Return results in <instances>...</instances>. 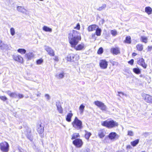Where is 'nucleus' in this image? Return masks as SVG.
<instances>
[{
    "label": "nucleus",
    "instance_id": "b1692460",
    "mask_svg": "<svg viewBox=\"0 0 152 152\" xmlns=\"http://www.w3.org/2000/svg\"><path fill=\"white\" fill-rule=\"evenodd\" d=\"M65 74L64 72L58 73L55 75V77L58 79H62L64 77Z\"/></svg>",
    "mask_w": 152,
    "mask_h": 152
},
{
    "label": "nucleus",
    "instance_id": "aec40b11",
    "mask_svg": "<svg viewBox=\"0 0 152 152\" xmlns=\"http://www.w3.org/2000/svg\"><path fill=\"white\" fill-rule=\"evenodd\" d=\"M111 52L114 54L117 55L120 53V49L118 48H113L111 49Z\"/></svg>",
    "mask_w": 152,
    "mask_h": 152
},
{
    "label": "nucleus",
    "instance_id": "9d476101",
    "mask_svg": "<svg viewBox=\"0 0 152 152\" xmlns=\"http://www.w3.org/2000/svg\"><path fill=\"white\" fill-rule=\"evenodd\" d=\"M99 65L102 69H105L108 66L107 62L105 60H101L99 62Z\"/></svg>",
    "mask_w": 152,
    "mask_h": 152
},
{
    "label": "nucleus",
    "instance_id": "13d9d810",
    "mask_svg": "<svg viewBox=\"0 0 152 152\" xmlns=\"http://www.w3.org/2000/svg\"><path fill=\"white\" fill-rule=\"evenodd\" d=\"M136 54L135 53H133L132 54V55L134 56H135L136 55Z\"/></svg>",
    "mask_w": 152,
    "mask_h": 152
},
{
    "label": "nucleus",
    "instance_id": "c756f323",
    "mask_svg": "<svg viewBox=\"0 0 152 152\" xmlns=\"http://www.w3.org/2000/svg\"><path fill=\"white\" fill-rule=\"evenodd\" d=\"M125 42L126 43L128 44H130L131 43V37L130 36H129L126 37V39L125 40Z\"/></svg>",
    "mask_w": 152,
    "mask_h": 152
},
{
    "label": "nucleus",
    "instance_id": "37998d69",
    "mask_svg": "<svg viewBox=\"0 0 152 152\" xmlns=\"http://www.w3.org/2000/svg\"><path fill=\"white\" fill-rule=\"evenodd\" d=\"M103 52V49L102 48H100L99 49L97 53L99 54H101Z\"/></svg>",
    "mask_w": 152,
    "mask_h": 152
},
{
    "label": "nucleus",
    "instance_id": "09e8293b",
    "mask_svg": "<svg viewBox=\"0 0 152 152\" xmlns=\"http://www.w3.org/2000/svg\"><path fill=\"white\" fill-rule=\"evenodd\" d=\"M43 60L42 59H39L37 61V64H40L43 62Z\"/></svg>",
    "mask_w": 152,
    "mask_h": 152
},
{
    "label": "nucleus",
    "instance_id": "864d4df0",
    "mask_svg": "<svg viewBox=\"0 0 152 152\" xmlns=\"http://www.w3.org/2000/svg\"><path fill=\"white\" fill-rule=\"evenodd\" d=\"M148 50L150 51L152 49V45L151 46H148Z\"/></svg>",
    "mask_w": 152,
    "mask_h": 152
},
{
    "label": "nucleus",
    "instance_id": "4c0bfd02",
    "mask_svg": "<svg viewBox=\"0 0 152 152\" xmlns=\"http://www.w3.org/2000/svg\"><path fill=\"white\" fill-rule=\"evenodd\" d=\"M133 72L137 74H139L140 73V71L138 68H135L133 69Z\"/></svg>",
    "mask_w": 152,
    "mask_h": 152
},
{
    "label": "nucleus",
    "instance_id": "1a4fd4ad",
    "mask_svg": "<svg viewBox=\"0 0 152 152\" xmlns=\"http://www.w3.org/2000/svg\"><path fill=\"white\" fill-rule=\"evenodd\" d=\"M142 97L146 102L152 103V96L145 94L143 95Z\"/></svg>",
    "mask_w": 152,
    "mask_h": 152
},
{
    "label": "nucleus",
    "instance_id": "5701e85b",
    "mask_svg": "<svg viewBox=\"0 0 152 152\" xmlns=\"http://www.w3.org/2000/svg\"><path fill=\"white\" fill-rule=\"evenodd\" d=\"M98 134L99 136L101 138L104 137L105 135V132L103 130H99Z\"/></svg>",
    "mask_w": 152,
    "mask_h": 152
},
{
    "label": "nucleus",
    "instance_id": "f257e3e1",
    "mask_svg": "<svg viewBox=\"0 0 152 152\" xmlns=\"http://www.w3.org/2000/svg\"><path fill=\"white\" fill-rule=\"evenodd\" d=\"M69 41L71 46L73 48L77 45L81 40L80 33L78 31L73 30L69 34Z\"/></svg>",
    "mask_w": 152,
    "mask_h": 152
},
{
    "label": "nucleus",
    "instance_id": "603ef678",
    "mask_svg": "<svg viewBox=\"0 0 152 152\" xmlns=\"http://www.w3.org/2000/svg\"><path fill=\"white\" fill-rule=\"evenodd\" d=\"M54 60L56 61H58V57L55 56L54 57V58H53Z\"/></svg>",
    "mask_w": 152,
    "mask_h": 152
},
{
    "label": "nucleus",
    "instance_id": "f3484780",
    "mask_svg": "<svg viewBox=\"0 0 152 152\" xmlns=\"http://www.w3.org/2000/svg\"><path fill=\"white\" fill-rule=\"evenodd\" d=\"M34 55L31 52H29L25 54V57L28 60H30L34 57Z\"/></svg>",
    "mask_w": 152,
    "mask_h": 152
},
{
    "label": "nucleus",
    "instance_id": "39448f33",
    "mask_svg": "<svg viewBox=\"0 0 152 152\" xmlns=\"http://www.w3.org/2000/svg\"><path fill=\"white\" fill-rule=\"evenodd\" d=\"M11 48L10 45L5 44L2 41L0 40V49L1 50H10Z\"/></svg>",
    "mask_w": 152,
    "mask_h": 152
},
{
    "label": "nucleus",
    "instance_id": "0eeeda50",
    "mask_svg": "<svg viewBox=\"0 0 152 152\" xmlns=\"http://www.w3.org/2000/svg\"><path fill=\"white\" fill-rule=\"evenodd\" d=\"M73 143L76 147L80 148L82 146L83 142L81 139H77L73 141Z\"/></svg>",
    "mask_w": 152,
    "mask_h": 152
},
{
    "label": "nucleus",
    "instance_id": "a211bd4d",
    "mask_svg": "<svg viewBox=\"0 0 152 152\" xmlns=\"http://www.w3.org/2000/svg\"><path fill=\"white\" fill-rule=\"evenodd\" d=\"M17 10L23 13L26 14L27 10L24 9L23 7L20 6H18L17 8Z\"/></svg>",
    "mask_w": 152,
    "mask_h": 152
},
{
    "label": "nucleus",
    "instance_id": "cd10ccee",
    "mask_svg": "<svg viewBox=\"0 0 152 152\" xmlns=\"http://www.w3.org/2000/svg\"><path fill=\"white\" fill-rule=\"evenodd\" d=\"M139 140L137 139L131 142V145L133 146H136L139 143Z\"/></svg>",
    "mask_w": 152,
    "mask_h": 152
},
{
    "label": "nucleus",
    "instance_id": "de8ad7c7",
    "mask_svg": "<svg viewBox=\"0 0 152 152\" xmlns=\"http://www.w3.org/2000/svg\"><path fill=\"white\" fill-rule=\"evenodd\" d=\"M45 96L46 99L48 100H49L50 99V95L48 94H45Z\"/></svg>",
    "mask_w": 152,
    "mask_h": 152
},
{
    "label": "nucleus",
    "instance_id": "680f3d73",
    "mask_svg": "<svg viewBox=\"0 0 152 152\" xmlns=\"http://www.w3.org/2000/svg\"><path fill=\"white\" fill-rule=\"evenodd\" d=\"M28 96H27L26 97V98H28Z\"/></svg>",
    "mask_w": 152,
    "mask_h": 152
},
{
    "label": "nucleus",
    "instance_id": "4d7b16f0",
    "mask_svg": "<svg viewBox=\"0 0 152 152\" xmlns=\"http://www.w3.org/2000/svg\"><path fill=\"white\" fill-rule=\"evenodd\" d=\"M30 98L32 99H33L34 98L33 97V96L32 95H31L30 96Z\"/></svg>",
    "mask_w": 152,
    "mask_h": 152
},
{
    "label": "nucleus",
    "instance_id": "bb28decb",
    "mask_svg": "<svg viewBox=\"0 0 152 152\" xmlns=\"http://www.w3.org/2000/svg\"><path fill=\"white\" fill-rule=\"evenodd\" d=\"M43 30L45 31L51 32L52 31V29L51 28L46 26H44L43 28Z\"/></svg>",
    "mask_w": 152,
    "mask_h": 152
},
{
    "label": "nucleus",
    "instance_id": "473e14b6",
    "mask_svg": "<svg viewBox=\"0 0 152 152\" xmlns=\"http://www.w3.org/2000/svg\"><path fill=\"white\" fill-rule=\"evenodd\" d=\"M18 52L22 54H24L26 52V50L24 49H19L17 50Z\"/></svg>",
    "mask_w": 152,
    "mask_h": 152
},
{
    "label": "nucleus",
    "instance_id": "c85d7f7f",
    "mask_svg": "<svg viewBox=\"0 0 152 152\" xmlns=\"http://www.w3.org/2000/svg\"><path fill=\"white\" fill-rule=\"evenodd\" d=\"M85 106L83 105V104H81L79 110L80 113L81 114H82L83 112Z\"/></svg>",
    "mask_w": 152,
    "mask_h": 152
},
{
    "label": "nucleus",
    "instance_id": "6e6d98bb",
    "mask_svg": "<svg viewBox=\"0 0 152 152\" xmlns=\"http://www.w3.org/2000/svg\"><path fill=\"white\" fill-rule=\"evenodd\" d=\"M131 148V146L130 145H128L127 146V148L130 149V148Z\"/></svg>",
    "mask_w": 152,
    "mask_h": 152
},
{
    "label": "nucleus",
    "instance_id": "58836bf2",
    "mask_svg": "<svg viewBox=\"0 0 152 152\" xmlns=\"http://www.w3.org/2000/svg\"><path fill=\"white\" fill-rule=\"evenodd\" d=\"M110 33L113 36H115L117 34V31L115 30H111L110 31Z\"/></svg>",
    "mask_w": 152,
    "mask_h": 152
},
{
    "label": "nucleus",
    "instance_id": "6e6552de",
    "mask_svg": "<svg viewBox=\"0 0 152 152\" xmlns=\"http://www.w3.org/2000/svg\"><path fill=\"white\" fill-rule=\"evenodd\" d=\"M12 58L15 61H17L20 63H22L23 62V58L22 57L19 55H13Z\"/></svg>",
    "mask_w": 152,
    "mask_h": 152
},
{
    "label": "nucleus",
    "instance_id": "bf43d9fd",
    "mask_svg": "<svg viewBox=\"0 0 152 152\" xmlns=\"http://www.w3.org/2000/svg\"><path fill=\"white\" fill-rule=\"evenodd\" d=\"M1 62H0V66H1Z\"/></svg>",
    "mask_w": 152,
    "mask_h": 152
},
{
    "label": "nucleus",
    "instance_id": "dca6fc26",
    "mask_svg": "<svg viewBox=\"0 0 152 152\" xmlns=\"http://www.w3.org/2000/svg\"><path fill=\"white\" fill-rule=\"evenodd\" d=\"M6 93L10 97L15 98L18 97V94L15 92H11L10 91H8Z\"/></svg>",
    "mask_w": 152,
    "mask_h": 152
},
{
    "label": "nucleus",
    "instance_id": "72a5a7b5",
    "mask_svg": "<svg viewBox=\"0 0 152 152\" xmlns=\"http://www.w3.org/2000/svg\"><path fill=\"white\" fill-rule=\"evenodd\" d=\"M96 34L97 36H99L101 35V29L100 28H99L98 27V28H96Z\"/></svg>",
    "mask_w": 152,
    "mask_h": 152
},
{
    "label": "nucleus",
    "instance_id": "c9c22d12",
    "mask_svg": "<svg viewBox=\"0 0 152 152\" xmlns=\"http://www.w3.org/2000/svg\"><path fill=\"white\" fill-rule=\"evenodd\" d=\"M136 47L137 50L140 51H142L143 49V45L141 44L137 45Z\"/></svg>",
    "mask_w": 152,
    "mask_h": 152
},
{
    "label": "nucleus",
    "instance_id": "f704fd0d",
    "mask_svg": "<svg viewBox=\"0 0 152 152\" xmlns=\"http://www.w3.org/2000/svg\"><path fill=\"white\" fill-rule=\"evenodd\" d=\"M106 7V5L105 4H104L102 5V6L99 7L97 9V10L101 11L105 9Z\"/></svg>",
    "mask_w": 152,
    "mask_h": 152
},
{
    "label": "nucleus",
    "instance_id": "3c124183",
    "mask_svg": "<svg viewBox=\"0 0 152 152\" xmlns=\"http://www.w3.org/2000/svg\"><path fill=\"white\" fill-rule=\"evenodd\" d=\"M134 63V60L133 59H131L130 61L128 62V63L131 65H132Z\"/></svg>",
    "mask_w": 152,
    "mask_h": 152
},
{
    "label": "nucleus",
    "instance_id": "49530a36",
    "mask_svg": "<svg viewBox=\"0 0 152 152\" xmlns=\"http://www.w3.org/2000/svg\"><path fill=\"white\" fill-rule=\"evenodd\" d=\"M80 24L79 23H78L77 24L76 26L74 28V29H77L78 30H80Z\"/></svg>",
    "mask_w": 152,
    "mask_h": 152
},
{
    "label": "nucleus",
    "instance_id": "ea45409f",
    "mask_svg": "<svg viewBox=\"0 0 152 152\" xmlns=\"http://www.w3.org/2000/svg\"><path fill=\"white\" fill-rule=\"evenodd\" d=\"M10 32L12 36L14 35L15 34V30L13 28H11L10 29Z\"/></svg>",
    "mask_w": 152,
    "mask_h": 152
},
{
    "label": "nucleus",
    "instance_id": "4468645a",
    "mask_svg": "<svg viewBox=\"0 0 152 152\" xmlns=\"http://www.w3.org/2000/svg\"><path fill=\"white\" fill-rule=\"evenodd\" d=\"M73 48L76 50H80L84 49L85 48V46L83 43H81L80 44L78 45L77 46H75Z\"/></svg>",
    "mask_w": 152,
    "mask_h": 152
},
{
    "label": "nucleus",
    "instance_id": "9b49d317",
    "mask_svg": "<svg viewBox=\"0 0 152 152\" xmlns=\"http://www.w3.org/2000/svg\"><path fill=\"white\" fill-rule=\"evenodd\" d=\"M119 137V136L115 132H112L108 135L109 138L111 140L118 139Z\"/></svg>",
    "mask_w": 152,
    "mask_h": 152
},
{
    "label": "nucleus",
    "instance_id": "a878e982",
    "mask_svg": "<svg viewBox=\"0 0 152 152\" xmlns=\"http://www.w3.org/2000/svg\"><path fill=\"white\" fill-rule=\"evenodd\" d=\"M145 11L148 15L151 14L152 12V9L149 7H146L145 9Z\"/></svg>",
    "mask_w": 152,
    "mask_h": 152
},
{
    "label": "nucleus",
    "instance_id": "6ab92c4d",
    "mask_svg": "<svg viewBox=\"0 0 152 152\" xmlns=\"http://www.w3.org/2000/svg\"><path fill=\"white\" fill-rule=\"evenodd\" d=\"M96 28H98V26L95 25H92L88 26V30L89 31H92L96 30Z\"/></svg>",
    "mask_w": 152,
    "mask_h": 152
},
{
    "label": "nucleus",
    "instance_id": "f03ea898",
    "mask_svg": "<svg viewBox=\"0 0 152 152\" xmlns=\"http://www.w3.org/2000/svg\"><path fill=\"white\" fill-rule=\"evenodd\" d=\"M102 125L103 126L106 127L108 128H112L117 126L118 125V124L113 120H106L102 122Z\"/></svg>",
    "mask_w": 152,
    "mask_h": 152
},
{
    "label": "nucleus",
    "instance_id": "ddd939ff",
    "mask_svg": "<svg viewBox=\"0 0 152 152\" xmlns=\"http://www.w3.org/2000/svg\"><path fill=\"white\" fill-rule=\"evenodd\" d=\"M77 56V55H75L72 54H71L68 55L67 57V60L68 61H74L76 59V58Z\"/></svg>",
    "mask_w": 152,
    "mask_h": 152
},
{
    "label": "nucleus",
    "instance_id": "4be33fe9",
    "mask_svg": "<svg viewBox=\"0 0 152 152\" xmlns=\"http://www.w3.org/2000/svg\"><path fill=\"white\" fill-rule=\"evenodd\" d=\"M38 132L40 134H42L44 132V127L42 126L41 124H39L38 126V128L37 129Z\"/></svg>",
    "mask_w": 152,
    "mask_h": 152
},
{
    "label": "nucleus",
    "instance_id": "20e7f679",
    "mask_svg": "<svg viewBox=\"0 0 152 152\" xmlns=\"http://www.w3.org/2000/svg\"><path fill=\"white\" fill-rule=\"evenodd\" d=\"M0 148L3 152H8L9 151V145L6 142H4L0 144Z\"/></svg>",
    "mask_w": 152,
    "mask_h": 152
},
{
    "label": "nucleus",
    "instance_id": "2eb2a0df",
    "mask_svg": "<svg viewBox=\"0 0 152 152\" xmlns=\"http://www.w3.org/2000/svg\"><path fill=\"white\" fill-rule=\"evenodd\" d=\"M138 64L142 66L144 68H146L147 65L144 62V60L143 58H140L138 61Z\"/></svg>",
    "mask_w": 152,
    "mask_h": 152
},
{
    "label": "nucleus",
    "instance_id": "052dcab7",
    "mask_svg": "<svg viewBox=\"0 0 152 152\" xmlns=\"http://www.w3.org/2000/svg\"><path fill=\"white\" fill-rule=\"evenodd\" d=\"M117 95L120 96V97H121V96L120 95Z\"/></svg>",
    "mask_w": 152,
    "mask_h": 152
},
{
    "label": "nucleus",
    "instance_id": "c03bdc74",
    "mask_svg": "<svg viewBox=\"0 0 152 152\" xmlns=\"http://www.w3.org/2000/svg\"><path fill=\"white\" fill-rule=\"evenodd\" d=\"M81 152H90L89 149L88 148L83 149L81 151Z\"/></svg>",
    "mask_w": 152,
    "mask_h": 152
},
{
    "label": "nucleus",
    "instance_id": "423d86ee",
    "mask_svg": "<svg viewBox=\"0 0 152 152\" xmlns=\"http://www.w3.org/2000/svg\"><path fill=\"white\" fill-rule=\"evenodd\" d=\"M95 104L99 107L102 111H106L107 109L106 106L101 102L96 101L94 102Z\"/></svg>",
    "mask_w": 152,
    "mask_h": 152
},
{
    "label": "nucleus",
    "instance_id": "79ce46f5",
    "mask_svg": "<svg viewBox=\"0 0 152 152\" xmlns=\"http://www.w3.org/2000/svg\"><path fill=\"white\" fill-rule=\"evenodd\" d=\"M127 135L129 136H132L134 135V133L132 131H128Z\"/></svg>",
    "mask_w": 152,
    "mask_h": 152
},
{
    "label": "nucleus",
    "instance_id": "7ed1b4c3",
    "mask_svg": "<svg viewBox=\"0 0 152 152\" xmlns=\"http://www.w3.org/2000/svg\"><path fill=\"white\" fill-rule=\"evenodd\" d=\"M73 127L77 129H80L83 128L82 121L78 119L77 117H75L74 121L72 123Z\"/></svg>",
    "mask_w": 152,
    "mask_h": 152
},
{
    "label": "nucleus",
    "instance_id": "e433bc0d",
    "mask_svg": "<svg viewBox=\"0 0 152 152\" xmlns=\"http://www.w3.org/2000/svg\"><path fill=\"white\" fill-rule=\"evenodd\" d=\"M142 41V42L146 43L147 42L148 38L146 37L142 36L141 37Z\"/></svg>",
    "mask_w": 152,
    "mask_h": 152
},
{
    "label": "nucleus",
    "instance_id": "393cba45",
    "mask_svg": "<svg viewBox=\"0 0 152 152\" xmlns=\"http://www.w3.org/2000/svg\"><path fill=\"white\" fill-rule=\"evenodd\" d=\"M70 112H71V111H70ZM73 115V114L71 113H69L67 115L66 118V121L69 122H71V118Z\"/></svg>",
    "mask_w": 152,
    "mask_h": 152
},
{
    "label": "nucleus",
    "instance_id": "f8f14e48",
    "mask_svg": "<svg viewBox=\"0 0 152 152\" xmlns=\"http://www.w3.org/2000/svg\"><path fill=\"white\" fill-rule=\"evenodd\" d=\"M45 49L50 56H54V51L50 48L48 46H45Z\"/></svg>",
    "mask_w": 152,
    "mask_h": 152
},
{
    "label": "nucleus",
    "instance_id": "a18cd8bd",
    "mask_svg": "<svg viewBox=\"0 0 152 152\" xmlns=\"http://www.w3.org/2000/svg\"><path fill=\"white\" fill-rule=\"evenodd\" d=\"M0 99L4 101H6L7 99V98L5 96H0Z\"/></svg>",
    "mask_w": 152,
    "mask_h": 152
},
{
    "label": "nucleus",
    "instance_id": "8fccbe9b",
    "mask_svg": "<svg viewBox=\"0 0 152 152\" xmlns=\"http://www.w3.org/2000/svg\"><path fill=\"white\" fill-rule=\"evenodd\" d=\"M18 94V97L19 99L22 98L23 97V94Z\"/></svg>",
    "mask_w": 152,
    "mask_h": 152
},
{
    "label": "nucleus",
    "instance_id": "2f4dec72",
    "mask_svg": "<svg viewBox=\"0 0 152 152\" xmlns=\"http://www.w3.org/2000/svg\"><path fill=\"white\" fill-rule=\"evenodd\" d=\"M79 137L80 135L79 133H75L72 135L71 139L72 140L76 139V138Z\"/></svg>",
    "mask_w": 152,
    "mask_h": 152
},
{
    "label": "nucleus",
    "instance_id": "412c9836",
    "mask_svg": "<svg viewBox=\"0 0 152 152\" xmlns=\"http://www.w3.org/2000/svg\"><path fill=\"white\" fill-rule=\"evenodd\" d=\"M56 105L57 108V110L60 113H63V109L61 107V104L59 102H56Z\"/></svg>",
    "mask_w": 152,
    "mask_h": 152
},
{
    "label": "nucleus",
    "instance_id": "7c9ffc66",
    "mask_svg": "<svg viewBox=\"0 0 152 152\" xmlns=\"http://www.w3.org/2000/svg\"><path fill=\"white\" fill-rule=\"evenodd\" d=\"M85 137L86 139L88 140L91 135V134L90 132H87L86 131H85Z\"/></svg>",
    "mask_w": 152,
    "mask_h": 152
},
{
    "label": "nucleus",
    "instance_id": "a19ab883",
    "mask_svg": "<svg viewBox=\"0 0 152 152\" xmlns=\"http://www.w3.org/2000/svg\"><path fill=\"white\" fill-rule=\"evenodd\" d=\"M34 94L36 95L37 97H39L40 96L41 93L39 91H37V92H34Z\"/></svg>",
    "mask_w": 152,
    "mask_h": 152
},
{
    "label": "nucleus",
    "instance_id": "5fc2aeb1",
    "mask_svg": "<svg viewBox=\"0 0 152 152\" xmlns=\"http://www.w3.org/2000/svg\"><path fill=\"white\" fill-rule=\"evenodd\" d=\"M118 93L119 94H121L122 95H124V94L123 92H119V91H118Z\"/></svg>",
    "mask_w": 152,
    "mask_h": 152
}]
</instances>
